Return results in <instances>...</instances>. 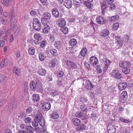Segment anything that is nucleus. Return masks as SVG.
Returning <instances> with one entry per match:
<instances>
[{
    "label": "nucleus",
    "instance_id": "49",
    "mask_svg": "<svg viewBox=\"0 0 133 133\" xmlns=\"http://www.w3.org/2000/svg\"><path fill=\"white\" fill-rule=\"evenodd\" d=\"M33 128L31 126H26L25 128V129L29 132H31L33 130Z\"/></svg>",
    "mask_w": 133,
    "mask_h": 133
},
{
    "label": "nucleus",
    "instance_id": "31",
    "mask_svg": "<svg viewBox=\"0 0 133 133\" xmlns=\"http://www.w3.org/2000/svg\"><path fill=\"white\" fill-rule=\"evenodd\" d=\"M100 58L102 60V61L104 62L105 63V65L109 66L110 64L112 62L110 61L108 59H107L104 58H103V59H101V56H99Z\"/></svg>",
    "mask_w": 133,
    "mask_h": 133
},
{
    "label": "nucleus",
    "instance_id": "4",
    "mask_svg": "<svg viewBox=\"0 0 133 133\" xmlns=\"http://www.w3.org/2000/svg\"><path fill=\"white\" fill-rule=\"evenodd\" d=\"M67 66L70 70H73L76 68L77 64L75 63L70 61H67L66 63Z\"/></svg>",
    "mask_w": 133,
    "mask_h": 133
},
{
    "label": "nucleus",
    "instance_id": "51",
    "mask_svg": "<svg viewBox=\"0 0 133 133\" xmlns=\"http://www.w3.org/2000/svg\"><path fill=\"white\" fill-rule=\"evenodd\" d=\"M1 2L4 6H7L9 4V2L7 0H1Z\"/></svg>",
    "mask_w": 133,
    "mask_h": 133
},
{
    "label": "nucleus",
    "instance_id": "24",
    "mask_svg": "<svg viewBox=\"0 0 133 133\" xmlns=\"http://www.w3.org/2000/svg\"><path fill=\"white\" fill-rule=\"evenodd\" d=\"M109 34V31L107 29H105L102 31L100 33V35L102 37H104Z\"/></svg>",
    "mask_w": 133,
    "mask_h": 133
},
{
    "label": "nucleus",
    "instance_id": "52",
    "mask_svg": "<svg viewBox=\"0 0 133 133\" xmlns=\"http://www.w3.org/2000/svg\"><path fill=\"white\" fill-rule=\"evenodd\" d=\"M80 108L82 111H85L87 109V107L85 106V104H83L81 105Z\"/></svg>",
    "mask_w": 133,
    "mask_h": 133
},
{
    "label": "nucleus",
    "instance_id": "28",
    "mask_svg": "<svg viewBox=\"0 0 133 133\" xmlns=\"http://www.w3.org/2000/svg\"><path fill=\"white\" fill-rule=\"evenodd\" d=\"M32 99L34 102H38L40 100V97L39 95L36 94H35L32 96Z\"/></svg>",
    "mask_w": 133,
    "mask_h": 133
},
{
    "label": "nucleus",
    "instance_id": "63",
    "mask_svg": "<svg viewBox=\"0 0 133 133\" xmlns=\"http://www.w3.org/2000/svg\"><path fill=\"white\" fill-rule=\"evenodd\" d=\"M74 4L76 5H78L81 3L80 0H74L73 1Z\"/></svg>",
    "mask_w": 133,
    "mask_h": 133
},
{
    "label": "nucleus",
    "instance_id": "47",
    "mask_svg": "<svg viewBox=\"0 0 133 133\" xmlns=\"http://www.w3.org/2000/svg\"><path fill=\"white\" fill-rule=\"evenodd\" d=\"M106 1H103L101 7L103 10H104L105 9H106L107 7L108 6L107 4Z\"/></svg>",
    "mask_w": 133,
    "mask_h": 133
},
{
    "label": "nucleus",
    "instance_id": "56",
    "mask_svg": "<svg viewBox=\"0 0 133 133\" xmlns=\"http://www.w3.org/2000/svg\"><path fill=\"white\" fill-rule=\"evenodd\" d=\"M83 114V112L81 111H78L76 114V115L77 117H80L82 116Z\"/></svg>",
    "mask_w": 133,
    "mask_h": 133
},
{
    "label": "nucleus",
    "instance_id": "26",
    "mask_svg": "<svg viewBox=\"0 0 133 133\" xmlns=\"http://www.w3.org/2000/svg\"><path fill=\"white\" fill-rule=\"evenodd\" d=\"M72 122L73 124L76 126L79 125L81 124V121L80 119L76 118L72 119Z\"/></svg>",
    "mask_w": 133,
    "mask_h": 133
},
{
    "label": "nucleus",
    "instance_id": "9",
    "mask_svg": "<svg viewBox=\"0 0 133 133\" xmlns=\"http://www.w3.org/2000/svg\"><path fill=\"white\" fill-rule=\"evenodd\" d=\"M119 65L123 68L129 67L131 66V63L130 62L123 61L119 62Z\"/></svg>",
    "mask_w": 133,
    "mask_h": 133
},
{
    "label": "nucleus",
    "instance_id": "35",
    "mask_svg": "<svg viewBox=\"0 0 133 133\" xmlns=\"http://www.w3.org/2000/svg\"><path fill=\"white\" fill-rule=\"evenodd\" d=\"M51 117L54 119H57L59 117V115L56 112H53L50 114Z\"/></svg>",
    "mask_w": 133,
    "mask_h": 133
},
{
    "label": "nucleus",
    "instance_id": "45",
    "mask_svg": "<svg viewBox=\"0 0 133 133\" xmlns=\"http://www.w3.org/2000/svg\"><path fill=\"white\" fill-rule=\"evenodd\" d=\"M45 56L44 54L40 53L39 54V59L41 61H44L45 58Z\"/></svg>",
    "mask_w": 133,
    "mask_h": 133
},
{
    "label": "nucleus",
    "instance_id": "12",
    "mask_svg": "<svg viewBox=\"0 0 133 133\" xmlns=\"http://www.w3.org/2000/svg\"><path fill=\"white\" fill-rule=\"evenodd\" d=\"M93 0H87V1H83L82 3L89 8H92L93 5L91 3Z\"/></svg>",
    "mask_w": 133,
    "mask_h": 133
},
{
    "label": "nucleus",
    "instance_id": "48",
    "mask_svg": "<svg viewBox=\"0 0 133 133\" xmlns=\"http://www.w3.org/2000/svg\"><path fill=\"white\" fill-rule=\"evenodd\" d=\"M13 71L14 73L18 75L20 72L19 69L17 67L14 68H13Z\"/></svg>",
    "mask_w": 133,
    "mask_h": 133
},
{
    "label": "nucleus",
    "instance_id": "13",
    "mask_svg": "<svg viewBox=\"0 0 133 133\" xmlns=\"http://www.w3.org/2000/svg\"><path fill=\"white\" fill-rule=\"evenodd\" d=\"M108 133H115L116 129L115 125H112L111 124L108 125Z\"/></svg>",
    "mask_w": 133,
    "mask_h": 133
},
{
    "label": "nucleus",
    "instance_id": "36",
    "mask_svg": "<svg viewBox=\"0 0 133 133\" xmlns=\"http://www.w3.org/2000/svg\"><path fill=\"white\" fill-rule=\"evenodd\" d=\"M119 119L122 122L128 123L131 122V121L129 119H126L124 117H120Z\"/></svg>",
    "mask_w": 133,
    "mask_h": 133
},
{
    "label": "nucleus",
    "instance_id": "40",
    "mask_svg": "<svg viewBox=\"0 0 133 133\" xmlns=\"http://www.w3.org/2000/svg\"><path fill=\"white\" fill-rule=\"evenodd\" d=\"M5 27V26H3V27L0 30V36L3 35L5 34H6V33H8L7 31V30L6 29Z\"/></svg>",
    "mask_w": 133,
    "mask_h": 133
},
{
    "label": "nucleus",
    "instance_id": "23",
    "mask_svg": "<svg viewBox=\"0 0 133 133\" xmlns=\"http://www.w3.org/2000/svg\"><path fill=\"white\" fill-rule=\"evenodd\" d=\"M127 86V84L126 83H121L118 85V87L120 90H122L125 89Z\"/></svg>",
    "mask_w": 133,
    "mask_h": 133
},
{
    "label": "nucleus",
    "instance_id": "39",
    "mask_svg": "<svg viewBox=\"0 0 133 133\" xmlns=\"http://www.w3.org/2000/svg\"><path fill=\"white\" fill-rule=\"evenodd\" d=\"M69 43L71 46H74L77 44L76 40L75 39H70Z\"/></svg>",
    "mask_w": 133,
    "mask_h": 133
},
{
    "label": "nucleus",
    "instance_id": "53",
    "mask_svg": "<svg viewBox=\"0 0 133 133\" xmlns=\"http://www.w3.org/2000/svg\"><path fill=\"white\" fill-rule=\"evenodd\" d=\"M32 119L30 117H27L24 119L25 123L27 124H29L31 123Z\"/></svg>",
    "mask_w": 133,
    "mask_h": 133
},
{
    "label": "nucleus",
    "instance_id": "57",
    "mask_svg": "<svg viewBox=\"0 0 133 133\" xmlns=\"http://www.w3.org/2000/svg\"><path fill=\"white\" fill-rule=\"evenodd\" d=\"M119 24L118 23H114L113 25V28L115 30L117 29L119 26Z\"/></svg>",
    "mask_w": 133,
    "mask_h": 133
},
{
    "label": "nucleus",
    "instance_id": "46",
    "mask_svg": "<svg viewBox=\"0 0 133 133\" xmlns=\"http://www.w3.org/2000/svg\"><path fill=\"white\" fill-rule=\"evenodd\" d=\"M7 32L8 33H6V35L4 36L3 37V39L5 41H7L8 36L10 34V31L9 30H8Z\"/></svg>",
    "mask_w": 133,
    "mask_h": 133
},
{
    "label": "nucleus",
    "instance_id": "14",
    "mask_svg": "<svg viewBox=\"0 0 133 133\" xmlns=\"http://www.w3.org/2000/svg\"><path fill=\"white\" fill-rule=\"evenodd\" d=\"M85 88L88 90H90L94 87L89 80H87L86 81L85 84Z\"/></svg>",
    "mask_w": 133,
    "mask_h": 133
},
{
    "label": "nucleus",
    "instance_id": "62",
    "mask_svg": "<svg viewBox=\"0 0 133 133\" xmlns=\"http://www.w3.org/2000/svg\"><path fill=\"white\" fill-rule=\"evenodd\" d=\"M63 71H59L58 72L57 75L59 77H61L63 76Z\"/></svg>",
    "mask_w": 133,
    "mask_h": 133
},
{
    "label": "nucleus",
    "instance_id": "44",
    "mask_svg": "<svg viewBox=\"0 0 133 133\" xmlns=\"http://www.w3.org/2000/svg\"><path fill=\"white\" fill-rule=\"evenodd\" d=\"M129 67H126L123 68L122 69V72L124 74H127L129 73L130 72V70L129 68Z\"/></svg>",
    "mask_w": 133,
    "mask_h": 133
},
{
    "label": "nucleus",
    "instance_id": "59",
    "mask_svg": "<svg viewBox=\"0 0 133 133\" xmlns=\"http://www.w3.org/2000/svg\"><path fill=\"white\" fill-rule=\"evenodd\" d=\"M41 42L40 44V46L44 48L46 45V42L45 41L43 40L41 41Z\"/></svg>",
    "mask_w": 133,
    "mask_h": 133
},
{
    "label": "nucleus",
    "instance_id": "2",
    "mask_svg": "<svg viewBox=\"0 0 133 133\" xmlns=\"http://www.w3.org/2000/svg\"><path fill=\"white\" fill-rule=\"evenodd\" d=\"M111 76L116 79H119L122 77V75L121 72L118 70H113L111 72Z\"/></svg>",
    "mask_w": 133,
    "mask_h": 133
},
{
    "label": "nucleus",
    "instance_id": "7",
    "mask_svg": "<svg viewBox=\"0 0 133 133\" xmlns=\"http://www.w3.org/2000/svg\"><path fill=\"white\" fill-rule=\"evenodd\" d=\"M17 17H9L11 19L10 26L11 28L13 30L14 29L16 25V23L17 22Z\"/></svg>",
    "mask_w": 133,
    "mask_h": 133
},
{
    "label": "nucleus",
    "instance_id": "15",
    "mask_svg": "<svg viewBox=\"0 0 133 133\" xmlns=\"http://www.w3.org/2000/svg\"><path fill=\"white\" fill-rule=\"evenodd\" d=\"M115 43L118 46H121L123 45V42L122 39L119 37H115Z\"/></svg>",
    "mask_w": 133,
    "mask_h": 133
},
{
    "label": "nucleus",
    "instance_id": "60",
    "mask_svg": "<svg viewBox=\"0 0 133 133\" xmlns=\"http://www.w3.org/2000/svg\"><path fill=\"white\" fill-rule=\"evenodd\" d=\"M30 14L32 16L36 17L37 15V12L33 11H31L30 12Z\"/></svg>",
    "mask_w": 133,
    "mask_h": 133
},
{
    "label": "nucleus",
    "instance_id": "37",
    "mask_svg": "<svg viewBox=\"0 0 133 133\" xmlns=\"http://www.w3.org/2000/svg\"><path fill=\"white\" fill-rule=\"evenodd\" d=\"M60 30L64 34H67L68 32V28L64 26L61 27Z\"/></svg>",
    "mask_w": 133,
    "mask_h": 133
},
{
    "label": "nucleus",
    "instance_id": "29",
    "mask_svg": "<svg viewBox=\"0 0 133 133\" xmlns=\"http://www.w3.org/2000/svg\"><path fill=\"white\" fill-rule=\"evenodd\" d=\"M52 12L54 17L56 18H58L59 17V12L58 10L56 8H54L52 9Z\"/></svg>",
    "mask_w": 133,
    "mask_h": 133
},
{
    "label": "nucleus",
    "instance_id": "17",
    "mask_svg": "<svg viewBox=\"0 0 133 133\" xmlns=\"http://www.w3.org/2000/svg\"><path fill=\"white\" fill-rule=\"evenodd\" d=\"M9 62V60L7 58L3 59L0 64V68H2L7 66Z\"/></svg>",
    "mask_w": 133,
    "mask_h": 133
},
{
    "label": "nucleus",
    "instance_id": "5",
    "mask_svg": "<svg viewBox=\"0 0 133 133\" xmlns=\"http://www.w3.org/2000/svg\"><path fill=\"white\" fill-rule=\"evenodd\" d=\"M34 37L35 44L36 45L38 44L42 39L41 35L39 33L36 34L34 35Z\"/></svg>",
    "mask_w": 133,
    "mask_h": 133
},
{
    "label": "nucleus",
    "instance_id": "3",
    "mask_svg": "<svg viewBox=\"0 0 133 133\" xmlns=\"http://www.w3.org/2000/svg\"><path fill=\"white\" fill-rule=\"evenodd\" d=\"M43 16L44 17L41 18V22L42 24L45 23H46L49 24V21L47 19H49L51 18V14L48 12H45L43 14Z\"/></svg>",
    "mask_w": 133,
    "mask_h": 133
},
{
    "label": "nucleus",
    "instance_id": "6",
    "mask_svg": "<svg viewBox=\"0 0 133 133\" xmlns=\"http://www.w3.org/2000/svg\"><path fill=\"white\" fill-rule=\"evenodd\" d=\"M90 62L91 65L94 66H97L98 63L97 58L94 56H92L90 58Z\"/></svg>",
    "mask_w": 133,
    "mask_h": 133
},
{
    "label": "nucleus",
    "instance_id": "27",
    "mask_svg": "<svg viewBox=\"0 0 133 133\" xmlns=\"http://www.w3.org/2000/svg\"><path fill=\"white\" fill-rule=\"evenodd\" d=\"M64 4L66 8H70L72 6V2L71 0H65Z\"/></svg>",
    "mask_w": 133,
    "mask_h": 133
},
{
    "label": "nucleus",
    "instance_id": "1",
    "mask_svg": "<svg viewBox=\"0 0 133 133\" xmlns=\"http://www.w3.org/2000/svg\"><path fill=\"white\" fill-rule=\"evenodd\" d=\"M34 28L36 30L39 31L41 28L42 25L40 21L38 19H34L33 22Z\"/></svg>",
    "mask_w": 133,
    "mask_h": 133
},
{
    "label": "nucleus",
    "instance_id": "41",
    "mask_svg": "<svg viewBox=\"0 0 133 133\" xmlns=\"http://www.w3.org/2000/svg\"><path fill=\"white\" fill-rule=\"evenodd\" d=\"M50 52L51 55L53 56H56L58 54L57 50L54 48H52L50 50Z\"/></svg>",
    "mask_w": 133,
    "mask_h": 133
},
{
    "label": "nucleus",
    "instance_id": "20",
    "mask_svg": "<svg viewBox=\"0 0 133 133\" xmlns=\"http://www.w3.org/2000/svg\"><path fill=\"white\" fill-rule=\"evenodd\" d=\"M123 41L128 44L131 45L132 43V41L129 38V36L128 35H124L123 39Z\"/></svg>",
    "mask_w": 133,
    "mask_h": 133
},
{
    "label": "nucleus",
    "instance_id": "58",
    "mask_svg": "<svg viewBox=\"0 0 133 133\" xmlns=\"http://www.w3.org/2000/svg\"><path fill=\"white\" fill-rule=\"evenodd\" d=\"M6 102L5 99H2L0 100V108L2 106L5 104Z\"/></svg>",
    "mask_w": 133,
    "mask_h": 133
},
{
    "label": "nucleus",
    "instance_id": "10",
    "mask_svg": "<svg viewBox=\"0 0 133 133\" xmlns=\"http://www.w3.org/2000/svg\"><path fill=\"white\" fill-rule=\"evenodd\" d=\"M120 98L123 101L122 102L123 103H125L127 101L128 97V95L126 91H124L123 92L120 94Z\"/></svg>",
    "mask_w": 133,
    "mask_h": 133
},
{
    "label": "nucleus",
    "instance_id": "16",
    "mask_svg": "<svg viewBox=\"0 0 133 133\" xmlns=\"http://www.w3.org/2000/svg\"><path fill=\"white\" fill-rule=\"evenodd\" d=\"M57 59L56 58H53L49 62V66L51 67L54 68L56 65H57Z\"/></svg>",
    "mask_w": 133,
    "mask_h": 133
},
{
    "label": "nucleus",
    "instance_id": "8",
    "mask_svg": "<svg viewBox=\"0 0 133 133\" xmlns=\"http://www.w3.org/2000/svg\"><path fill=\"white\" fill-rule=\"evenodd\" d=\"M58 26L60 27H62L65 25L66 22L65 19L63 18H59L56 22Z\"/></svg>",
    "mask_w": 133,
    "mask_h": 133
},
{
    "label": "nucleus",
    "instance_id": "32",
    "mask_svg": "<svg viewBox=\"0 0 133 133\" xmlns=\"http://www.w3.org/2000/svg\"><path fill=\"white\" fill-rule=\"evenodd\" d=\"M14 8L12 7L11 9L10 13V15L9 16V17H16L17 15L15 13L14 11Z\"/></svg>",
    "mask_w": 133,
    "mask_h": 133
},
{
    "label": "nucleus",
    "instance_id": "64",
    "mask_svg": "<svg viewBox=\"0 0 133 133\" xmlns=\"http://www.w3.org/2000/svg\"><path fill=\"white\" fill-rule=\"evenodd\" d=\"M43 130L41 131L39 133H49L46 131V126L44 127L43 128Z\"/></svg>",
    "mask_w": 133,
    "mask_h": 133
},
{
    "label": "nucleus",
    "instance_id": "19",
    "mask_svg": "<svg viewBox=\"0 0 133 133\" xmlns=\"http://www.w3.org/2000/svg\"><path fill=\"white\" fill-rule=\"evenodd\" d=\"M97 22L100 24H103L106 23V21L102 17L99 16L96 18Z\"/></svg>",
    "mask_w": 133,
    "mask_h": 133
},
{
    "label": "nucleus",
    "instance_id": "61",
    "mask_svg": "<svg viewBox=\"0 0 133 133\" xmlns=\"http://www.w3.org/2000/svg\"><path fill=\"white\" fill-rule=\"evenodd\" d=\"M58 92L57 90H52L51 91V95L53 96L58 95Z\"/></svg>",
    "mask_w": 133,
    "mask_h": 133
},
{
    "label": "nucleus",
    "instance_id": "33",
    "mask_svg": "<svg viewBox=\"0 0 133 133\" xmlns=\"http://www.w3.org/2000/svg\"><path fill=\"white\" fill-rule=\"evenodd\" d=\"M28 52L29 54L31 55H34L35 52V49L33 47H30L29 48L28 50Z\"/></svg>",
    "mask_w": 133,
    "mask_h": 133
},
{
    "label": "nucleus",
    "instance_id": "25",
    "mask_svg": "<svg viewBox=\"0 0 133 133\" xmlns=\"http://www.w3.org/2000/svg\"><path fill=\"white\" fill-rule=\"evenodd\" d=\"M119 16L118 15H116L110 17L109 18L108 20L109 22H114L118 19Z\"/></svg>",
    "mask_w": 133,
    "mask_h": 133
},
{
    "label": "nucleus",
    "instance_id": "50",
    "mask_svg": "<svg viewBox=\"0 0 133 133\" xmlns=\"http://www.w3.org/2000/svg\"><path fill=\"white\" fill-rule=\"evenodd\" d=\"M80 101L83 103H89V101L87 100V98L86 97H81L80 99Z\"/></svg>",
    "mask_w": 133,
    "mask_h": 133
},
{
    "label": "nucleus",
    "instance_id": "42",
    "mask_svg": "<svg viewBox=\"0 0 133 133\" xmlns=\"http://www.w3.org/2000/svg\"><path fill=\"white\" fill-rule=\"evenodd\" d=\"M30 88L33 91H35V88L36 87V83L34 81H31L30 85Z\"/></svg>",
    "mask_w": 133,
    "mask_h": 133
},
{
    "label": "nucleus",
    "instance_id": "54",
    "mask_svg": "<svg viewBox=\"0 0 133 133\" xmlns=\"http://www.w3.org/2000/svg\"><path fill=\"white\" fill-rule=\"evenodd\" d=\"M40 125L41 127L45 126V121L44 118H42V119L38 122Z\"/></svg>",
    "mask_w": 133,
    "mask_h": 133
},
{
    "label": "nucleus",
    "instance_id": "55",
    "mask_svg": "<svg viewBox=\"0 0 133 133\" xmlns=\"http://www.w3.org/2000/svg\"><path fill=\"white\" fill-rule=\"evenodd\" d=\"M6 78V77L5 75H2L0 77V80L1 82H3Z\"/></svg>",
    "mask_w": 133,
    "mask_h": 133
},
{
    "label": "nucleus",
    "instance_id": "18",
    "mask_svg": "<svg viewBox=\"0 0 133 133\" xmlns=\"http://www.w3.org/2000/svg\"><path fill=\"white\" fill-rule=\"evenodd\" d=\"M54 44L55 48L58 49H60L62 48V42L60 41H55L54 42Z\"/></svg>",
    "mask_w": 133,
    "mask_h": 133
},
{
    "label": "nucleus",
    "instance_id": "30",
    "mask_svg": "<svg viewBox=\"0 0 133 133\" xmlns=\"http://www.w3.org/2000/svg\"><path fill=\"white\" fill-rule=\"evenodd\" d=\"M46 72V70L45 69L42 68L39 69L38 71L39 74L42 76L45 75Z\"/></svg>",
    "mask_w": 133,
    "mask_h": 133
},
{
    "label": "nucleus",
    "instance_id": "21",
    "mask_svg": "<svg viewBox=\"0 0 133 133\" xmlns=\"http://www.w3.org/2000/svg\"><path fill=\"white\" fill-rule=\"evenodd\" d=\"M44 24V28L43 29V32L44 34H47L50 30V26L49 23H43Z\"/></svg>",
    "mask_w": 133,
    "mask_h": 133
},
{
    "label": "nucleus",
    "instance_id": "11",
    "mask_svg": "<svg viewBox=\"0 0 133 133\" xmlns=\"http://www.w3.org/2000/svg\"><path fill=\"white\" fill-rule=\"evenodd\" d=\"M43 86L42 83L39 81L36 82L35 90L40 92H41L43 91Z\"/></svg>",
    "mask_w": 133,
    "mask_h": 133
},
{
    "label": "nucleus",
    "instance_id": "43",
    "mask_svg": "<svg viewBox=\"0 0 133 133\" xmlns=\"http://www.w3.org/2000/svg\"><path fill=\"white\" fill-rule=\"evenodd\" d=\"M17 106V103L16 102H14L13 103H11L8 106L9 109H12L13 108L14 109L16 108Z\"/></svg>",
    "mask_w": 133,
    "mask_h": 133
},
{
    "label": "nucleus",
    "instance_id": "34",
    "mask_svg": "<svg viewBox=\"0 0 133 133\" xmlns=\"http://www.w3.org/2000/svg\"><path fill=\"white\" fill-rule=\"evenodd\" d=\"M42 118H44L42 115L41 114H37L35 118V120L37 121V122H39L42 119Z\"/></svg>",
    "mask_w": 133,
    "mask_h": 133
},
{
    "label": "nucleus",
    "instance_id": "38",
    "mask_svg": "<svg viewBox=\"0 0 133 133\" xmlns=\"http://www.w3.org/2000/svg\"><path fill=\"white\" fill-rule=\"evenodd\" d=\"M87 49L85 48H83L80 52V54L83 57H84L87 54Z\"/></svg>",
    "mask_w": 133,
    "mask_h": 133
},
{
    "label": "nucleus",
    "instance_id": "22",
    "mask_svg": "<svg viewBox=\"0 0 133 133\" xmlns=\"http://www.w3.org/2000/svg\"><path fill=\"white\" fill-rule=\"evenodd\" d=\"M42 108L45 110L48 111L51 108V105L50 103L45 102L42 105Z\"/></svg>",
    "mask_w": 133,
    "mask_h": 133
}]
</instances>
